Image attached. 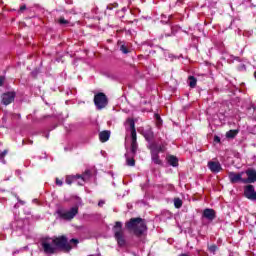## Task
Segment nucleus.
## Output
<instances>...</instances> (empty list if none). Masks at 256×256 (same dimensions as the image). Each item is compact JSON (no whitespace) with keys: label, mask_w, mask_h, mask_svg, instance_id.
Returning <instances> with one entry per match:
<instances>
[{"label":"nucleus","mask_w":256,"mask_h":256,"mask_svg":"<svg viewBox=\"0 0 256 256\" xmlns=\"http://www.w3.org/2000/svg\"><path fill=\"white\" fill-rule=\"evenodd\" d=\"M42 249L46 255H55L57 251L69 253L73 246L69 244V238L65 235L57 236L52 239V244L47 239L41 242Z\"/></svg>","instance_id":"nucleus-1"},{"label":"nucleus","mask_w":256,"mask_h":256,"mask_svg":"<svg viewBox=\"0 0 256 256\" xmlns=\"http://www.w3.org/2000/svg\"><path fill=\"white\" fill-rule=\"evenodd\" d=\"M125 227L128 231H132L136 237H142L143 233L147 231V224H145V220L141 217L131 218L126 222Z\"/></svg>","instance_id":"nucleus-2"},{"label":"nucleus","mask_w":256,"mask_h":256,"mask_svg":"<svg viewBox=\"0 0 256 256\" xmlns=\"http://www.w3.org/2000/svg\"><path fill=\"white\" fill-rule=\"evenodd\" d=\"M89 179H91V170H86L83 174L67 176L65 181L67 185H73L75 181H78V185L83 186L86 181H89Z\"/></svg>","instance_id":"nucleus-3"},{"label":"nucleus","mask_w":256,"mask_h":256,"mask_svg":"<svg viewBox=\"0 0 256 256\" xmlns=\"http://www.w3.org/2000/svg\"><path fill=\"white\" fill-rule=\"evenodd\" d=\"M114 233V238L117 241L119 247H125L126 240H125V232L123 231V223L117 221L112 228Z\"/></svg>","instance_id":"nucleus-4"},{"label":"nucleus","mask_w":256,"mask_h":256,"mask_svg":"<svg viewBox=\"0 0 256 256\" xmlns=\"http://www.w3.org/2000/svg\"><path fill=\"white\" fill-rule=\"evenodd\" d=\"M94 105L98 111H101L109 105V98L103 92H99L94 95Z\"/></svg>","instance_id":"nucleus-5"},{"label":"nucleus","mask_w":256,"mask_h":256,"mask_svg":"<svg viewBox=\"0 0 256 256\" xmlns=\"http://www.w3.org/2000/svg\"><path fill=\"white\" fill-rule=\"evenodd\" d=\"M79 214V207L78 206H74L72 207L70 210L68 211H58V215L60 217V219H64V221H71L73 219H75V217Z\"/></svg>","instance_id":"nucleus-6"},{"label":"nucleus","mask_w":256,"mask_h":256,"mask_svg":"<svg viewBox=\"0 0 256 256\" xmlns=\"http://www.w3.org/2000/svg\"><path fill=\"white\" fill-rule=\"evenodd\" d=\"M244 197L249 199V201H256V191L255 186L249 184L244 187Z\"/></svg>","instance_id":"nucleus-7"},{"label":"nucleus","mask_w":256,"mask_h":256,"mask_svg":"<svg viewBox=\"0 0 256 256\" xmlns=\"http://www.w3.org/2000/svg\"><path fill=\"white\" fill-rule=\"evenodd\" d=\"M207 167L211 173H221L223 171L220 161H209Z\"/></svg>","instance_id":"nucleus-8"},{"label":"nucleus","mask_w":256,"mask_h":256,"mask_svg":"<svg viewBox=\"0 0 256 256\" xmlns=\"http://www.w3.org/2000/svg\"><path fill=\"white\" fill-rule=\"evenodd\" d=\"M228 179L232 184L239 183V182L243 183V181H245V179H243V172L241 173L229 172Z\"/></svg>","instance_id":"nucleus-9"},{"label":"nucleus","mask_w":256,"mask_h":256,"mask_svg":"<svg viewBox=\"0 0 256 256\" xmlns=\"http://www.w3.org/2000/svg\"><path fill=\"white\" fill-rule=\"evenodd\" d=\"M16 95L17 94L15 92H7L2 94L1 99H2L3 105H11V103L15 101Z\"/></svg>","instance_id":"nucleus-10"},{"label":"nucleus","mask_w":256,"mask_h":256,"mask_svg":"<svg viewBox=\"0 0 256 256\" xmlns=\"http://www.w3.org/2000/svg\"><path fill=\"white\" fill-rule=\"evenodd\" d=\"M202 217L208 221H215L217 219V212L214 209L206 208L203 210Z\"/></svg>","instance_id":"nucleus-11"},{"label":"nucleus","mask_w":256,"mask_h":256,"mask_svg":"<svg viewBox=\"0 0 256 256\" xmlns=\"http://www.w3.org/2000/svg\"><path fill=\"white\" fill-rule=\"evenodd\" d=\"M161 151V147L151 150V160L153 163H155V165H163V161H161V158H159V153H161Z\"/></svg>","instance_id":"nucleus-12"},{"label":"nucleus","mask_w":256,"mask_h":256,"mask_svg":"<svg viewBox=\"0 0 256 256\" xmlns=\"http://www.w3.org/2000/svg\"><path fill=\"white\" fill-rule=\"evenodd\" d=\"M247 179L242 180V183H256V170L249 168L246 170Z\"/></svg>","instance_id":"nucleus-13"},{"label":"nucleus","mask_w":256,"mask_h":256,"mask_svg":"<svg viewBox=\"0 0 256 256\" xmlns=\"http://www.w3.org/2000/svg\"><path fill=\"white\" fill-rule=\"evenodd\" d=\"M111 137V131L104 130L99 133V140L101 143H107V140Z\"/></svg>","instance_id":"nucleus-14"},{"label":"nucleus","mask_w":256,"mask_h":256,"mask_svg":"<svg viewBox=\"0 0 256 256\" xmlns=\"http://www.w3.org/2000/svg\"><path fill=\"white\" fill-rule=\"evenodd\" d=\"M167 162L169 163V165H171V167H179V159L176 156H168Z\"/></svg>","instance_id":"nucleus-15"},{"label":"nucleus","mask_w":256,"mask_h":256,"mask_svg":"<svg viewBox=\"0 0 256 256\" xmlns=\"http://www.w3.org/2000/svg\"><path fill=\"white\" fill-rule=\"evenodd\" d=\"M188 84L191 89H195L197 87V78H195V76H189Z\"/></svg>","instance_id":"nucleus-16"},{"label":"nucleus","mask_w":256,"mask_h":256,"mask_svg":"<svg viewBox=\"0 0 256 256\" xmlns=\"http://www.w3.org/2000/svg\"><path fill=\"white\" fill-rule=\"evenodd\" d=\"M239 135V130H229L226 132V138L227 139H235Z\"/></svg>","instance_id":"nucleus-17"},{"label":"nucleus","mask_w":256,"mask_h":256,"mask_svg":"<svg viewBox=\"0 0 256 256\" xmlns=\"http://www.w3.org/2000/svg\"><path fill=\"white\" fill-rule=\"evenodd\" d=\"M137 149H139V145L137 144V142H131V153L133 157L137 155Z\"/></svg>","instance_id":"nucleus-18"},{"label":"nucleus","mask_w":256,"mask_h":256,"mask_svg":"<svg viewBox=\"0 0 256 256\" xmlns=\"http://www.w3.org/2000/svg\"><path fill=\"white\" fill-rule=\"evenodd\" d=\"M207 247H208V251L210 253H213V255H215V253H217V251H219V247H217V245H215V244H208Z\"/></svg>","instance_id":"nucleus-19"},{"label":"nucleus","mask_w":256,"mask_h":256,"mask_svg":"<svg viewBox=\"0 0 256 256\" xmlns=\"http://www.w3.org/2000/svg\"><path fill=\"white\" fill-rule=\"evenodd\" d=\"M174 207L176 209H181L183 207V200H181L180 198H175L174 199Z\"/></svg>","instance_id":"nucleus-20"},{"label":"nucleus","mask_w":256,"mask_h":256,"mask_svg":"<svg viewBox=\"0 0 256 256\" xmlns=\"http://www.w3.org/2000/svg\"><path fill=\"white\" fill-rule=\"evenodd\" d=\"M127 123H128V125H129V127H130V131H131V132L137 131V130L135 129V120H133V118H128V119H127Z\"/></svg>","instance_id":"nucleus-21"},{"label":"nucleus","mask_w":256,"mask_h":256,"mask_svg":"<svg viewBox=\"0 0 256 256\" xmlns=\"http://www.w3.org/2000/svg\"><path fill=\"white\" fill-rule=\"evenodd\" d=\"M126 165H128V167H135V158H128L126 157Z\"/></svg>","instance_id":"nucleus-22"},{"label":"nucleus","mask_w":256,"mask_h":256,"mask_svg":"<svg viewBox=\"0 0 256 256\" xmlns=\"http://www.w3.org/2000/svg\"><path fill=\"white\" fill-rule=\"evenodd\" d=\"M118 43L120 45V51H122L124 55H127V53H129V48H127V46H125V44H122L121 42Z\"/></svg>","instance_id":"nucleus-23"},{"label":"nucleus","mask_w":256,"mask_h":256,"mask_svg":"<svg viewBox=\"0 0 256 256\" xmlns=\"http://www.w3.org/2000/svg\"><path fill=\"white\" fill-rule=\"evenodd\" d=\"M119 7L118 3L109 4L107 6L108 11H113V9H117Z\"/></svg>","instance_id":"nucleus-24"},{"label":"nucleus","mask_w":256,"mask_h":256,"mask_svg":"<svg viewBox=\"0 0 256 256\" xmlns=\"http://www.w3.org/2000/svg\"><path fill=\"white\" fill-rule=\"evenodd\" d=\"M7 153H9L8 150H4L0 153V161H2V163H5V156L7 155Z\"/></svg>","instance_id":"nucleus-25"},{"label":"nucleus","mask_w":256,"mask_h":256,"mask_svg":"<svg viewBox=\"0 0 256 256\" xmlns=\"http://www.w3.org/2000/svg\"><path fill=\"white\" fill-rule=\"evenodd\" d=\"M131 142H137V130L131 132Z\"/></svg>","instance_id":"nucleus-26"},{"label":"nucleus","mask_w":256,"mask_h":256,"mask_svg":"<svg viewBox=\"0 0 256 256\" xmlns=\"http://www.w3.org/2000/svg\"><path fill=\"white\" fill-rule=\"evenodd\" d=\"M58 22L60 25H69V22L65 19V17H60Z\"/></svg>","instance_id":"nucleus-27"},{"label":"nucleus","mask_w":256,"mask_h":256,"mask_svg":"<svg viewBox=\"0 0 256 256\" xmlns=\"http://www.w3.org/2000/svg\"><path fill=\"white\" fill-rule=\"evenodd\" d=\"M69 245H79V239L77 238H72L70 241L68 240Z\"/></svg>","instance_id":"nucleus-28"},{"label":"nucleus","mask_w":256,"mask_h":256,"mask_svg":"<svg viewBox=\"0 0 256 256\" xmlns=\"http://www.w3.org/2000/svg\"><path fill=\"white\" fill-rule=\"evenodd\" d=\"M56 185H58V187H62L63 186V180L56 178Z\"/></svg>","instance_id":"nucleus-29"},{"label":"nucleus","mask_w":256,"mask_h":256,"mask_svg":"<svg viewBox=\"0 0 256 256\" xmlns=\"http://www.w3.org/2000/svg\"><path fill=\"white\" fill-rule=\"evenodd\" d=\"M215 143H221V138L219 136H214Z\"/></svg>","instance_id":"nucleus-30"},{"label":"nucleus","mask_w":256,"mask_h":256,"mask_svg":"<svg viewBox=\"0 0 256 256\" xmlns=\"http://www.w3.org/2000/svg\"><path fill=\"white\" fill-rule=\"evenodd\" d=\"M5 82V77L0 76V87L3 86V83Z\"/></svg>","instance_id":"nucleus-31"},{"label":"nucleus","mask_w":256,"mask_h":256,"mask_svg":"<svg viewBox=\"0 0 256 256\" xmlns=\"http://www.w3.org/2000/svg\"><path fill=\"white\" fill-rule=\"evenodd\" d=\"M27 9L26 5H22L20 6V12L23 13V11H25Z\"/></svg>","instance_id":"nucleus-32"},{"label":"nucleus","mask_w":256,"mask_h":256,"mask_svg":"<svg viewBox=\"0 0 256 256\" xmlns=\"http://www.w3.org/2000/svg\"><path fill=\"white\" fill-rule=\"evenodd\" d=\"M104 205H105V201L100 200V201L98 202V207H103Z\"/></svg>","instance_id":"nucleus-33"},{"label":"nucleus","mask_w":256,"mask_h":256,"mask_svg":"<svg viewBox=\"0 0 256 256\" xmlns=\"http://www.w3.org/2000/svg\"><path fill=\"white\" fill-rule=\"evenodd\" d=\"M156 120L161 121V116L159 114H155Z\"/></svg>","instance_id":"nucleus-34"},{"label":"nucleus","mask_w":256,"mask_h":256,"mask_svg":"<svg viewBox=\"0 0 256 256\" xmlns=\"http://www.w3.org/2000/svg\"><path fill=\"white\" fill-rule=\"evenodd\" d=\"M243 69H245V64H242V65H240V67H239V70H240V71H243Z\"/></svg>","instance_id":"nucleus-35"},{"label":"nucleus","mask_w":256,"mask_h":256,"mask_svg":"<svg viewBox=\"0 0 256 256\" xmlns=\"http://www.w3.org/2000/svg\"><path fill=\"white\" fill-rule=\"evenodd\" d=\"M178 256H189V255H187V254H185V253H182V254H180V255H178Z\"/></svg>","instance_id":"nucleus-36"},{"label":"nucleus","mask_w":256,"mask_h":256,"mask_svg":"<svg viewBox=\"0 0 256 256\" xmlns=\"http://www.w3.org/2000/svg\"><path fill=\"white\" fill-rule=\"evenodd\" d=\"M29 143H30V145H33V141L30 140Z\"/></svg>","instance_id":"nucleus-37"},{"label":"nucleus","mask_w":256,"mask_h":256,"mask_svg":"<svg viewBox=\"0 0 256 256\" xmlns=\"http://www.w3.org/2000/svg\"><path fill=\"white\" fill-rule=\"evenodd\" d=\"M254 78L256 79V71L254 72Z\"/></svg>","instance_id":"nucleus-38"}]
</instances>
